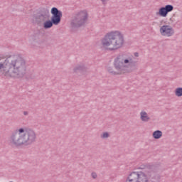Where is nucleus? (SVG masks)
Masks as SVG:
<instances>
[{"label":"nucleus","instance_id":"7","mask_svg":"<svg viewBox=\"0 0 182 182\" xmlns=\"http://www.w3.org/2000/svg\"><path fill=\"white\" fill-rule=\"evenodd\" d=\"M51 20H46L43 22L44 29H50L53 25H59L62 20V11L58 8L53 7L51 9Z\"/></svg>","mask_w":182,"mask_h":182},{"label":"nucleus","instance_id":"9","mask_svg":"<svg viewBox=\"0 0 182 182\" xmlns=\"http://www.w3.org/2000/svg\"><path fill=\"white\" fill-rule=\"evenodd\" d=\"M160 33L162 36H173L174 35V29L171 26L164 25L160 28Z\"/></svg>","mask_w":182,"mask_h":182},{"label":"nucleus","instance_id":"11","mask_svg":"<svg viewBox=\"0 0 182 182\" xmlns=\"http://www.w3.org/2000/svg\"><path fill=\"white\" fill-rule=\"evenodd\" d=\"M87 70V68L85 67V64L81 63L77 65L74 68H73V72L75 73H77L78 72H86Z\"/></svg>","mask_w":182,"mask_h":182},{"label":"nucleus","instance_id":"14","mask_svg":"<svg viewBox=\"0 0 182 182\" xmlns=\"http://www.w3.org/2000/svg\"><path fill=\"white\" fill-rule=\"evenodd\" d=\"M147 167H151V171L154 173H156V171H154V166H153V165H143L138 168H139V170H144L142 171H146V168H147Z\"/></svg>","mask_w":182,"mask_h":182},{"label":"nucleus","instance_id":"17","mask_svg":"<svg viewBox=\"0 0 182 182\" xmlns=\"http://www.w3.org/2000/svg\"><path fill=\"white\" fill-rule=\"evenodd\" d=\"M91 176H92V178H97V174L96 173V172H92L91 173Z\"/></svg>","mask_w":182,"mask_h":182},{"label":"nucleus","instance_id":"5","mask_svg":"<svg viewBox=\"0 0 182 182\" xmlns=\"http://www.w3.org/2000/svg\"><path fill=\"white\" fill-rule=\"evenodd\" d=\"M127 180L132 182H160V176L149 166L146 168L145 171L132 172Z\"/></svg>","mask_w":182,"mask_h":182},{"label":"nucleus","instance_id":"12","mask_svg":"<svg viewBox=\"0 0 182 182\" xmlns=\"http://www.w3.org/2000/svg\"><path fill=\"white\" fill-rule=\"evenodd\" d=\"M140 119L141 122H144L145 123L150 122V117H149V114L145 111L140 112Z\"/></svg>","mask_w":182,"mask_h":182},{"label":"nucleus","instance_id":"8","mask_svg":"<svg viewBox=\"0 0 182 182\" xmlns=\"http://www.w3.org/2000/svg\"><path fill=\"white\" fill-rule=\"evenodd\" d=\"M50 17L49 9L48 8H41L36 14H33L32 22L35 25L41 26L45 21H48Z\"/></svg>","mask_w":182,"mask_h":182},{"label":"nucleus","instance_id":"19","mask_svg":"<svg viewBox=\"0 0 182 182\" xmlns=\"http://www.w3.org/2000/svg\"><path fill=\"white\" fill-rule=\"evenodd\" d=\"M134 55L135 58H139V53L136 52V53H134Z\"/></svg>","mask_w":182,"mask_h":182},{"label":"nucleus","instance_id":"6","mask_svg":"<svg viewBox=\"0 0 182 182\" xmlns=\"http://www.w3.org/2000/svg\"><path fill=\"white\" fill-rule=\"evenodd\" d=\"M89 19V13L87 10H81L76 12L72 17L70 21V26L73 29H79L86 25Z\"/></svg>","mask_w":182,"mask_h":182},{"label":"nucleus","instance_id":"10","mask_svg":"<svg viewBox=\"0 0 182 182\" xmlns=\"http://www.w3.org/2000/svg\"><path fill=\"white\" fill-rule=\"evenodd\" d=\"M174 9V6L171 4H167L164 7L159 9V12H156V15L166 18L168 15V12H171Z\"/></svg>","mask_w":182,"mask_h":182},{"label":"nucleus","instance_id":"1","mask_svg":"<svg viewBox=\"0 0 182 182\" xmlns=\"http://www.w3.org/2000/svg\"><path fill=\"white\" fill-rule=\"evenodd\" d=\"M3 69L4 76L10 77H23L26 75V60L22 57L10 55L0 56V70Z\"/></svg>","mask_w":182,"mask_h":182},{"label":"nucleus","instance_id":"4","mask_svg":"<svg viewBox=\"0 0 182 182\" xmlns=\"http://www.w3.org/2000/svg\"><path fill=\"white\" fill-rule=\"evenodd\" d=\"M101 45L105 50H118L124 45V36L119 31H111L101 40Z\"/></svg>","mask_w":182,"mask_h":182},{"label":"nucleus","instance_id":"2","mask_svg":"<svg viewBox=\"0 0 182 182\" xmlns=\"http://www.w3.org/2000/svg\"><path fill=\"white\" fill-rule=\"evenodd\" d=\"M113 67H108L107 72L110 75H123L129 72H133L137 69V61L132 57H126L123 53L118 54L114 60Z\"/></svg>","mask_w":182,"mask_h":182},{"label":"nucleus","instance_id":"3","mask_svg":"<svg viewBox=\"0 0 182 182\" xmlns=\"http://www.w3.org/2000/svg\"><path fill=\"white\" fill-rule=\"evenodd\" d=\"M36 141V132L29 128H20L13 132L10 136V144L15 147L31 146Z\"/></svg>","mask_w":182,"mask_h":182},{"label":"nucleus","instance_id":"13","mask_svg":"<svg viewBox=\"0 0 182 182\" xmlns=\"http://www.w3.org/2000/svg\"><path fill=\"white\" fill-rule=\"evenodd\" d=\"M152 137L156 140H159V139H161L163 137V132L161 130H156L153 132Z\"/></svg>","mask_w":182,"mask_h":182},{"label":"nucleus","instance_id":"15","mask_svg":"<svg viewBox=\"0 0 182 182\" xmlns=\"http://www.w3.org/2000/svg\"><path fill=\"white\" fill-rule=\"evenodd\" d=\"M175 95L177 97H181L182 96V87H178L175 90Z\"/></svg>","mask_w":182,"mask_h":182},{"label":"nucleus","instance_id":"18","mask_svg":"<svg viewBox=\"0 0 182 182\" xmlns=\"http://www.w3.org/2000/svg\"><path fill=\"white\" fill-rule=\"evenodd\" d=\"M23 114L24 116H28L29 114V112H28L27 111H24Z\"/></svg>","mask_w":182,"mask_h":182},{"label":"nucleus","instance_id":"16","mask_svg":"<svg viewBox=\"0 0 182 182\" xmlns=\"http://www.w3.org/2000/svg\"><path fill=\"white\" fill-rule=\"evenodd\" d=\"M110 137V135L108 132H103L102 134H101V139H107Z\"/></svg>","mask_w":182,"mask_h":182}]
</instances>
